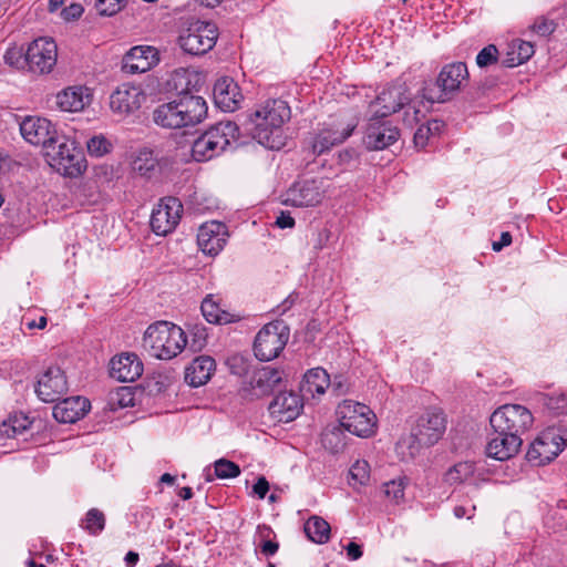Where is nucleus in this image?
Instances as JSON below:
<instances>
[{"instance_id":"4468645a","label":"nucleus","mask_w":567,"mask_h":567,"mask_svg":"<svg viewBox=\"0 0 567 567\" xmlns=\"http://www.w3.org/2000/svg\"><path fill=\"white\" fill-rule=\"evenodd\" d=\"M567 441L555 427L543 431L530 444L526 458L535 466L545 465L553 461L566 446Z\"/></svg>"},{"instance_id":"c756f323","label":"nucleus","mask_w":567,"mask_h":567,"mask_svg":"<svg viewBox=\"0 0 567 567\" xmlns=\"http://www.w3.org/2000/svg\"><path fill=\"white\" fill-rule=\"evenodd\" d=\"M354 128L355 124H347L341 128H323L311 142L312 153L320 155L331 147L343 143L352 134Z\"/></svg>"},{"instance_id":"ddd939ff","label":"nucleus","mask_w":567,"mask_h":567,"mask_svg":"<svg viewBox=\"0 0 567 567\" xmlns=\"http://www.w3.org/2000/svg\"><path fill=\"white\" fill-rule=\"evenodd\" d=\"M284 372L271 367H261L252 371L249 380L244 382L239 393L245 400H257L279 390Z\"/></svg>"},{"instance_id":"a211bd4d","label":"nucleus","mask_w":567,"mask_h":567,"mask_svg":"<svg viewBox=\"0 0 567 567\" xmlns=\"http://www.w3.org/2000/svg\"><path fill=\"white\" fill-rule=\"evenodd\" d=\"M383 117L372 115L363 137V144L369 151H381L395 143L399 138V130Z\"/></svg>"},{"instance_id":"aec40b11","label":"nucleus","mask_w":567,"mask_h":567,"mask_svg":"<svg viewBox=\"0 0 567 567\" xmlns=\"http://www.w3.org/2000/svg\"><path fill=\"white\" fill-rule=\"evenodd\" d=\"M227 228L220 221H209L202 225L197 234L200 250L209 256L218 255L226 245Z\"/></svg>"},{"instance_id":"864d4df0","label":"nucleus","mask_w":567,"mask_h":567,"mask_svg":"<svg viewBox=\"0 0 567 567\" xmlns=\"http://www.w3.org/2000/svg\"><path fill=\"white\" fill-rule=\"evenodd\" d=\"M84 9L80 3H72L62 10L61 16L65 21H72L79 19Z\"/></svg>"},{"instance_id":"79ce46f5","label":"nucleus","mask_w":567,"mask_h":567,"mask_svg":"<svg viewBox=\"0 0 567 567\" xmlns=\"http://www.w3.org/2000/svg\"><path fill=\"white\" fill-rule=\"evenodd\" d=\"M86 148L90 155L100 157L111 151L112 144L102 135L93 136L87 141Z\"/></svg>"},{"instance_id":"ea45409f","label":"nucleus","mask_w":567,"mask_h":567,"mask_svg":"<svg viewBox=\"0 0 567 567\" xmlns=\"http://www.w3.org/2000/svg\"><path fill=\"white\" fill-rule=\"evenodd\" d=\"M4 61L19 70H28L27 49L23 47L9 48L4 54Z\"/></svg>"},{"instance_id":"37998d69","label":"nucleus","mask_w":567,"mask_h":567,"mask_svg":"<svg viewBox=\"0 0 567 567\" xmlns=\"http://www.w3.org/2000/svg\"><path fill=\"white\" fill-rule=\"evenodd\" d=\"M226 364L229 371L238 377L248 374L250 368L249 360L240 354H233L227 358Z\"/></svg>"},{"instance_id":"2f4dec72","label":"nucleus","mask_w":567,"mask_h":567,"mask_svg":"<svg viewBox=\"0 0 567 567\" xmlns=\"http://www.w3.org/2000/svg\"><path fill=\"white\" fill-rule=\"evenodd\" d=\"M216 362L209 355H199L195 358L186 368L185 381L194 388L206 384L215 371Z\"/></svg>"},{"instance_id":"a18cd8bd","label":"nucleus","mask_w":567,"mask_h":567,"mask_svg":"<svg viewBox=\"0 0 567 567\" xmlns=\"http://www.w3.org/2000/svg\"><path fill=\"white\" fill-rule=\"evenodd\" d=\"M498 61V49L494 44H488L485 48H483L477 56H476V64L480 68H486L492 64L497 63Z\"/></svg>"},{"instance_id":"f03ea898","label":"nucleus","mask_w":567,"mask_h":567,"mask_svg":"<svg viewBox=\"0 0 567 567\" xmlns=\"http://www.w3.org/2000/svg\"><path fill=\"white\" fill-rule=\"evenodd\" d=\"M207 110L202 96L183 90L172 101L156 106L152 120L162 128L177 130L199 124L207 116Z\"/></svg>"},{"instance_id":"6e6d98bb","label":"nucleus","mask_w":567,"mask_h":567,"mask_svg":"<svg viewBox=\"0 0 567 567\" xmlns=\"http://www.w3.org/2000/svg\"><path fill=\"white\" fill-rule=\"evenodd\" d=\"M117 395L120 396L117 403L122 408L134 405L133 395L128 386H123L118 390Z\"/></svg>"},{"instance_id":"49530a36","label":"nucleus","mask_w":567,"mask_h":567,"mask_svg":"<svg viewBox=\"0 0 567 567\" xmlns=\"http://www.w3.org/2000/svg\"><path fill=\"white\" fill-rule=\"evenodd\" d=\"M515 50H517L516 61L512 60V64H523L524 62L528 61L532 55L534 54V44L528 41L523 40H514L512 41Z\"/></svg>"},{"instance_id":"20e7f679","label":"nucleus","mask_w":567,"mask_h":567,"mask_svg":"<svg viewBox=\"0 0 567 567\" xmlns=\"http://www.w3.org/2000/svg\"><path fill=\"white\" fill-rule=\"evenodd\" d=\"M470 73L464 62L445 64L434 83L422 89V96L429 103H445L451 101L468 82Z\"/></svg>"},{"instance_id":"4be33fe9","label":"nucleus","mask_w":567,"mask_h":567,"mask_svg":"<svg viewBox=\"0 0 567 567\" xmlns=\"http://www.w3.org/2000/svg\"><path fill=\"white\" fill-rule=\"evenodd\" d=\"M303 408L301 398L292 391H280L270 402L268 410L278 422L293 421Z\"/></svg>"},{"instance_id":"f8f14e48","label":"nucleus","mask_w":567,"mask_h":567,"mask_svg":"<svg viewBox=\"0 0 567 567\" xmlns=\"http://www.w3.org/2000/svg\"><path fill=\"white\" fill-rule=\"evenodd\" d=\"M218 31L215 23L194 21L178 37L181 49L190 55H204L216 44Z\"/></svg>"},{"instance_id":"e2e57ef3","label":"nucleus","mask_w":567,"mask_h":567,"mask_svg":"<svg viewBox=\"0 0 567 567\" xmlns=\"http://www.w3.org/2000/svg\"><path fill=\"white\" fill-rule=\"evenodd\" d=\"M512 244V235L508 231H504L501 235L499 241H494L492 245L493 250L499 251L503 247L509 246Z\"/></svg>"},{"instance_id":"0eeeda50","label":"nucleus","mask_w":567,"mask_h":567,"mask_svg":"<svg viewBox=\"0 0 567 567\" xmlns=\"http://www.w3.org/2000/svg\"><path fill=\"white\" fill-rule=\"evenodd\" d=\"M44 155L52 166L63 169L70 177L81 175L85 168V159L80 148L73 141L55 133L50 142L43 147Z\"/></svg>"},{"instance_id":"774afa93","label":"nucleus","mask_w":567,"mask_h":567,"mask_svg":"<svg viewBox=\"0 0 567 567\" xmlns=\"http://www.w3.org/2000/svg\"><path fill=\"white\" fill-rule=\"evenodd\" d=\"M47 323H48L47 317L42 316V317H40L39 321L31 320V321H28L25 324H27V328L31 330L34 328L44 329L47 327Z\"/></svg>"},{"instance_id":"c85d7f7f","label":"nucleus","mask_w":567,"mask_h":567,"mask_svg":"<svg viewBox=\"0 0 567 567\" xmlns=\"http://www.w3.org/2000/svg\"><path fill=\"white\" fill-rule=\"evenodd\" d=\"M91 101V90L85 86H69L56 94V105L64 112H80Z\"/></svg>"},{"instance_id":"c03bdc74","label":"nucleus","mask_w":567,"mask_h":567,"mask_svg":"<svg viewBox=\"0 0 567 567\" xmlns=\"http://www.w3.org/2000/svg\"><path fill=\"white\" fill-rule=\"evenodd\" d=\"M271 533V528L262 525L258 526V534L261 537L262 542L260 544V551L265 556H272L278 551L279 544L277 542L267 539L269 534Z\"/></svg>"},{"instance_id":"a878e982","label":"nucleus","mask_w":567,"mask_h":567,"mask_svg":"<svg viewBox=\"0 0 567 567\" xmlns=\"http://www.w3.org/2000/svg\"><path fill=\"white\" fill-rule=\"evenodd\" d=\"M143 373V363L135 353H123L113 358L110 374L121 382H133Z\"/></svg>"},{"instance_id":"09e8293b","label":"nucleus","mask_w":567,"mask_h":567,"mask_svg":"<svg viewBox=\"0 0 567 567\" xmlns=\"http://www.w3.org/2000/svg\"><path fill=\"white\" fill-rule=\"evenodd\" d=\"M544 405L554 414H563L567 411V399L565 395L545 396Z\"/></svg>"},{"instance_id":"f257e3e1","label":"nucleus","mask_w":567,"mask_h":567,"mask_svg":"<svg viewBox=\"0 0 567 567\" xmlns=\"http://www.w3.org/2000/svg\"><path fill=\"white\" fill-rule=\"evenodd\" d=\"M290 116L291 111L286 101L268 100L248 115L247 131L265 147L279 150L284 145L282 125Z\"/></svg>"},{"instance_id":"de8ad7c7","label":"nucleus","mask_w":567,"mask_h":567,"mask_svg":"<svg viewBox=\"0 0 567 567\" xmlns=\"http://www.w3.org/2000/svg\"><path fill=\"white\" fill-rule=\"evenodd\" d=\"M350 476L360 485H364L370 477V465L367 461H357L350 468Z\"/></svg>"},{"instance_id":"a19ab883","label":"nucleus","mask_w":567,"mask_h":567,"mask_svg":"<svg viewBox=\"0 0 567 567\" xmlns=\"http://www.w3.org/2000/svg\"><path fill=\"white\" fill-rule=\"evenodd\" d=\"M215 466V474L219 478H234L237 477L240 474L239 466L226 458L217 460L214 463Z\"/></svg>"},{"instance_id":"72a5a7b5","label":"nucleus","mask_w":567,"mask_h":567,"mask_svg":"<svg viewBox=\"0 0 567 567\" xmlns=\"http://www.w3.org/2000/svg\"><path fill=\"white\" fill-rule=\"evenodd\" d=\"M133 169L147 178L155 176L159 172V163L154 151L141 150L133 162Z\"/></svg>"},{"instance_id":"0e129e2a","label":"nucleus","mask_w":567,"mask_h":567,"mask_svg":"<svg viewBox=\"0 0 567 567\" xmlns=\"http://www.w3.org/2000/svg\"><path fill=\"white\" fill-rule=\"evenodd\" d=\"M330 385L337 395L343 394L346 391V379L342 375H338L332 382L330 381Z\"/></svg>"},{"instance_id":"5701e85b","label":"nucleus","mask_w":567,"mask_h":567,"mask_svg":"<svg viewBox=\"0 0 567 567\" xmlns=\"http://www.w3.org/2000/svg\"><path fill=\"white\" fill-rule=\"evenodd\" d=\"M20 132L23 138L32 145L44 147L56 133L52 123L43 117L27 116L20 123Z\"/></svg>"},{"instance_id":"6e6552de","label":"nucleus","mask_w":567,"mask_h":567,"mask_svg":"<svg viewBox=\"0 0 567 567\" xmlns=\"http://www.w3.org/2000/svg\"><path fill=\"white\" fill-rule=\"evenodd\" d=\"M238 136V126L230 122H219L202 134L193 144L192 156L196 162H205L223 153L231 140Z\"/></svg>"},{"instance_id":"7c9ffc66","label":"nucleus","mask_w":567,"mask_h":567,"mask_svg":"<svg viewBox=\"0 0 567 567\" xmlns=\"http://www.w3.org/2000/svg\"><path fill=\"white\" fill-rule=\"evenodd\" d=\"M213 94L216 105L227 112L235 111L243 97L238 85L229 78L219 79L214 85Z\"/></svg>"},{"instance_id":"412c9836","label":"nucleus","mask_w":567,"mask_h":567,"mask_svg":"<svg viewBox=\"0 0 567 567\" xmlns=\"http://www.w3.org/2000/svg\"><path fill=\"white\" fill-rule=\"evenodd\" d=\"M145 95L138 86L122 84L110 96V107L114 113L127 115L137 111Z\"/></svg>"},{"instance_id":"3c124183","label":"nucleus","mask_w":567,"mask_h":567,"mask_svg":"<svg viewBox=\"0 0 567 567\" xmlns=\"http://www.w3.org/2000/svg\"><path fill=\"white\" fill-rule=\"evenodd\" d=\"M556 29V23L553 20L545 18L537 19L532 25V30L542 37H548Z\"/></svg>"},{"instance_id":"6ab92c4d","label":"nucleus","mask_w":567,"mask_h":567,"mask_svg":"<svg viewBox=\"0 0 567 567\" xmlns=\"http://www.w3.org/2000/svg\"><path fill=\"white\" fill-rule=\"evenodd\" d=\"M159 62L158 50L150 45L132 48L122 59V70L128 74L144 73Z\"/></svg>"},{"instance_id":"473e14b6","label":"nucleus","mask_w":567,"mask_h":567,"mask_svg":"<svg viewBox=\"0 0 567 567\" xmlns=\"http://www.w3.org/2000/svg\"><path fill=\"white\" fill-rule=\"evenodd\" d=\"M344 429L339 425L327 426L321 433V444L332 454L343 452L347 446Z\"/></svg>"},{"instance_id":"5fc2aeb1","label":"nucleus","mask_w":567,"mask_h":567,"mask_svg":"<svg viewBox=\"0 0 567 567\" xmlns=\"http://www.w3.org/2000/svg\"><path fill=\"white\" fill-rule=\"evenodd\" d=\"M430 136L431 134L429 133V128H425L423 125H421L414 133L413 141L415 146L421 148L425 147Z\"/></svg>"},{"instance_id":"58836bf2","label":"nucleus","mask_w":567,"mask_h":567,"mask_svg":"<svg viewBox=\"0 0 567 567\" xmlns=\"http://www.w3.org/2000/svg\"><path fill=\"white\" fill-rule=\"evenodd\" d=\"M408 484L406 477H398L383 484V493L386 498L399 503L404 498V489Z\"/></svg>"},{"instance_id":"f3484780","label":"nucleus","mask_w":567,"mask_h":567,"mask_svg":"<svg viewBox=\"0 0 567 567\" xmlns=\"http://www.w3.org/2000/svg\"><path fill=\"white\" fill-rule=\"evenodd\" d=\"M34 391L45 403L59 401L68 391L64 372L59 367H50L37 381Z\"/></svg>"},{"instance_id":"603ef678","label":"nucleus","mask_w":567,"mask_h":567,"mask_svg":"<svg viewBox=\"0 0 567 567\" xmlns=\"http://www.w3.org/2000/svg\"><path fill=\"white\" fill-rule=\"evenodd\" d=\"M192 336H193V340H192V343H190V348L194 351L202 350L205 347V344H206V339H207L206 329L205 328L195 327L193 332H192Z\"/></svg>"},{"instance_id":"69168bd1","label":"nucleus","mask_w":567,"mask_h":567,"mask_svg":"<svg viewBox=\"0 0 567 567\" xmlns=\"http://www.w3.org/2000/svg\"><path fill=\"white\" fill-rule=\"evenodd\" d=\"M516 55H517V50H515V48H514L513 43H511V44L508 45V50H507V52H506V56H505V59L502 61V64H503L504 66H506V68H514V66H517L518 64H512V63H511V61H512V60L516 61V59L518 58V56H516Z\"/></svg>"},{"instance_id":"13d9d810","label":"nucleus","mask_w":567,"mask_h":567,"mask_svg":"<svg viewBox=\"0 0 567 567\" xmlns=\"http://www.w3.org/2000/svg\"><path fill=\"white\" fill-rule=\"evenodd\" d=\"M276 225L279 228H291L295 226V219L290 216L289 213L281 212L276 219Z\"/></svg>"},{"instance_id":"9b49d317","label":"nucleus","mask_w":567,"mask_h":567,"mask_svg":"<svg viewBox=\"0 0 567 567\" xmlns=\"http://www.w3.org/2000/svg\"><path fill=\"white\" fill-rule=\"evenodd\" d=\"M534 417L532 412L520 404H504L497 408L489 417L494 431L522 435L530 429Z\"/></svg>"},{"instance_id":"680f3d73","label":"nucleus","mask_w":567,"mask_h":567,"mask_svg":"<svg viewBox=\"0 0 567 567\" xmlns=\"http://www.w3.org/2000/svg\"><path fill=\"white\" fill-rule=\"evenodd\" d=\"M346 550H347V555L350 559L352 560H357L359 559L361 556H362V549H361V546L358 545L357 543L354 542H350L347 546H346Z\"/></svg>"},{"instance_id":"2eb2a0df","label":"nucleus","mask_w":567,"mask_h":567,"mask_svg":"<svg viewBox=\"0 0 567 567\" xmlns=\"http://www.w3.org/2000/svg\"><path fill=\"white\" fill-rule=\"evenodd\" d=\"M58 60V45L52 38H38L27 47L28 71L34 74L50 73Z\"/></svg>"},{"instance_id":"4d7b16f0","label":"nucleus","mask_w":567,"mask_h":567,"mask_svg":"<svg viewBox=\"0 0 567 567\" xmlns=\"http://www.w3.org/2000/svg\"><path fill=\"white\" fill-rule=\"evenodd\" d=\"M254 493L260 498H265L269 491V483L265 476L258 477L256 484L252 487Z\"/></svg>"},{"instance_id":"f704fd0d","label":"nucleus","mask_w":567,"mask_h":567,"mask_svg":"<svg viewBox=\"0 0 567 567\" xmlns=\"http://www.w3.org/2000/svg\"><path fill=\"white\" fill-rule=\"evenodd\" d=\"M331 527L320 516H311L305 523V533L310 540L317 544H326L330 539Z\"/></svg>"},{"instance_id":"8fccbe9b","label":"nucleus","mask_w":567,"mask_h":567,"mask_svg":"<svg viewBox=\"0 0 567 567\" xmlns=\"http://www.w3.org/2000/svg\"><path fill=\"white\" fill-rule=\"evenodd\" d=\"M123 0H96L95 8L101 16H113L121 10Z\"/></svg>"},{"instance_id":"b1692460","label":"nucleus","mask_w":567,"mask_h":567,"mask_svg":"<svg viewBox=\"0 0 567 567\" xmlns=\"http://www.w3.org/2000/svg\"><path fill=\"white\" fill-rule=\"evenodd\" d=\"M522 443L523 440L518 435L501 433L499 431L493 430L486 446V453L489 457L495 460L506 461L518 453Z\"/></svg>"},{"instance_id":"338daca9","label":"nucleus","mask_w":567,"mask_h":567,"mask_svg":"<svg viewBox=\"0 0 567 567\" xmlns=\"http://www.w3.org/2000/svg\"><path fill=\"white\" fill-rule=\"evenodd\" d=\"M423 127L429 128V133L431 135H437L444 127V122L440 120L429 121L426 125H423Z\"/></svg>"},{"instance_id":"052dcab7","label":"nucleus","mask_w":567,"mask_h":567,"mask_svg":"<svg viewBox=\"0 0 567 567\" xmlns=\"http://www.w3.org/2000/svg\"><path fill=\"white\" fill-rule=\"evenodd\" d=\"M11 422H13V429H16L18 434L23 433L30 424L27 416L14 415L11 417Z\"/></svg>"},{"instance_id":"39448f33","label":"nucleus","mask_w":567,"mask_h":567,"mask_svg":"<svg viewBox=\"0 0 567 567\" xmlns=\"http://www.w3.org/2000/svg\"><path fill=\"white\" fill-rule=\"evenodd\" d=\"M446 430V415L439 408L427 409L412 427L408 439L402 440L413 456L421 446H432L439 442Z\"/></svg>"},{"instance_id":"dca6fc26","label":"nucleus","mask_w":567,"mask_h":567,"mask_svg":"<svg viewBox=\"0 0 567 567\" xmlns=\"http://www.w3.org/2000/svg\"><path fill=\"white\" fill-rule=\"evenodd\" d=\"M183 205L176 197H166L161 200L151 215V228L156 235L165 236L178 225Z\"/></svg>"},{"instance_id":"423d86ee","label":"nucleus","mask_w":567,"mask_h":567,"mask_svg":"<svg viewBox=\"0 0 567 567\" xmlns=\"http://www.w3.org/2000/svg\"><path fill=\"white\" fill-rule=\"evenodd\" d=\"M411 95L404 84H396L384 89L373 102L370 103V112L377 117H386L408 105L403 122L409 126L420 121V109L411 106Z\"/></svg>"},{"instance_id":"4c0bfd02","label":"nucleus","mask_w":567,"mask_h":567,"mask_svg":"<svg viewBox=\"0 0 567 567\" xmlns=\"http://www.w3.org/2000/svg\"><path fill=\"white\" fill-rule=\"evenodd\" d=\"M474 473L472 462H460L445 473V481L449 484H460L471 477Z\"/></svg>"},{"instance_id":"cd10ccee","label":"nucleus","mask_w":567,"mask_h":567,"mask_svg":"<svg viewBox=\"0 0 567 567\" xmlns=\"http://www.w3.org/2000/svg\"><path fill=\"white\" fill-rule=\"evenodd\" d=\"M223 298L219 295H207L202 301V313L209 323L227 324L238 322L241 316L231 313L225 308Z\"/></svg>"},{"instance_id":"bf43d9fd","label":"nucleus","mask_w":567,"mask_h":567,"mask_svg":"<svg viewBox=\"0 0 567 567\" xmlns=\"http://www.w3.org/2000/svg\"><path fill=\"white\" fill-rule=\"evenodd\" d=\"M16 429H13V422H11V417L9 420L3 421L0 424V435L4 437H14L17 435Z\"/></svg>"},{"instance_id":"393cba45","label":"nucleus","mask_w":567,"mask_h":567,"mask_svg":"<svg viewBox=\"0 0 567 567\" xmlns=\"http://www.w3.org/2000/svg\"><path fill=\"white\" fill-rule=\"evenodd\" d=\"M90 401L83 396L60 399L53 406V417L60 423H74L90 410Z\"/></svg>"},{"instance_id":"e433bc0d","label":"nucleus","mask_w":567,"mask_h":567,"mask_svg":"<svg viewBox=\"0 0 567 567\" xmlns=\"http://www.w3.org/2000/svg\"><path fill=\"white\" fill-rule=\"evenodd\" d=\"M105 515L97 508H91L82 520V527L93 536L99 535L105 527Z\"/></svg>"},{"instance_id":"7ed1b4c3","label":"nucleus","mask_w":567,"mask_h":567,"mask_svg":"<svg viewBox=\"0 0 567 567\" xmlns=\"http://www.w3.org/2000/svg\"><path fill=\"white\" fill-rule=\"evenodd\" d=\"M186 344L187 339L183 329L167 321L151 324L143 338L144 348L151 355L161 360L176 357Z\"/></svg>"},{"instance_id":"1a4fd4ad","label":"nucleus","mask_w":567,"mask_h":567,"mask_svg":"<svg viewBox=\"0 0 567 567\" xmlns=\"http://www.w3.org/2000/svg\"><path fill=\"white\" fill-rule=\"evenodd\" d=\"M337 415L340 425L357 436L369 437L375 431V414L365 404L344 400L338 405Z\"/></svg>"},{"instance_id":"9d476101","label":"nucleus","mask_w":567,"mask_h":567,"mask_svg":"<svg viewBox=\"0 0 567 567\" xmlns=\"http://www.w3.org/2000/svg\"><path fill=\"white\" fill-rule=\"evenodd\" d=\"M289 336L290 329L284 320L265 324L255 338L254 352L256 358L260 361L276 359L285 349Z\"/></svg>"},{"instance_id":"c9c22d12","label":"nucleus","mask_w":567,"mask_h":567,"mask_svg":"<svg viewBox=\"0 0 567 567\" xmlns=\"http://www.w3.org/2000/svg\"><path fill=\"white\" fill-rule=\"evenodd\" d=\"M303 382L306 391L322 394L330 385V378L324 369L315 368L305 374Z\"/></svg>"},{"instance_id":"bb28decb","label":"nucleus","mask_w":567,"mask_h":567,"mask_svg":"<svg viewBox=\"0 0 567 567\" xmlns=\"http://www.w3.org/2000/svg\"><path fill=\"white\" fill-rule=\"evenodd\" d=\"M322 194L316 181L295 183L287 192L286 202L296 207L315 206L321 202Z\"/></svg>"}]
</instances>
